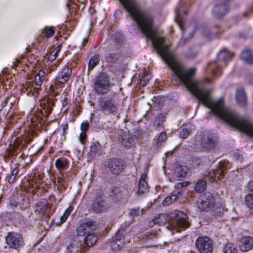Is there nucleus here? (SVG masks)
Returning a JSON list of instances; mask_svg holds the SVG:
<instances>
[{"label":"nucleus","mask_w":253,"mask_h":253,"mask_svg":"<svg viewBox=\"0 0 253 253\" xmlns=\"http://www.w3.org/2000/svg\"><path fill=\"white\" fill-rule=\"evenodd\" d=\"M54 150L52 147L50 148V150L48 151V154L52 153L54 152Z\"/></svg>","instance_id":"774afa93"},{"label":"nucleus","mask_w":253,"mask_h":253,"mask_svg":"<svg viewBox=\"0 0 253 253\" xmlns=\"http://www.w3.org/2000/svg\"><path fill=\"white\" fill-rule=\"evenodd\" d=\"M126 167V162L121 158H112L108 162V167L110 171L115 175H119L123 172Z\"/></svg>","instance_id":"1a4fd4ad"},{"label":"nucleus","mask_w":253,"mask_h":253,"mask_svg":"<svg viewBox=\"0 0 253 253\" xmlns=\"http://www.w3.org/2000/svg\"><path fill=\"white\" fill-rule=\"evenodd\" d=\"M14 99L15 96L12 95H10L7 96H6L3 100L1 101V106L2 108L5 107L7 104L9 102V100L11 99Z\"/></svg>","instance_id":"3c124183"},{"label":"nucleus","mask_w":253,"mask_h":253,"mask_svg":"<svg viewBox=\"0 0 253 253\" xmlns=\"http://www.w3.org/2000/svg\"><path fill=\"white\" fill-rule=\"evenodd\" d=\"M85 236L84 242L88 247H92L94 245L98 239L97 235L94 233L88 232Z\"/></svg>","instance_id":"cd10ccee"},{"label":"nucleus","mask_w":253,"mask_h":253,"mask_svg":"<svg viewBox=\"0 0 253 253\" xmlns=\"http://www.w3.org/2000/svg\"><path fill=\"white\" fill-rule=\"evenodd\" d=\"M166 116L163 113L158 114L156 118L158 125L160 126L165 121Z\"/></svg>","instance_id":"603ef678"},{"label":"nucleus","mask_w":253,"mask_h":253,"mask_svg":"<svg viewBox=\"0 0 253 253\" xmlns=\"http://www.w3.org/2000/svg\"><path fill=\"white\" fill-rule=\"evenodd\" d=\"M171 217L175 221L176 225L182 228H187L190 226V223L186 219L187 215L183 211H174Z\"/></svg>","instance_id":"ddd939ff"},{"label":"nucleus","mask_w":253,"mask_h":253,"mask_svg":"<svg viewBox=\"0 0 253 253\" xmlns=\"http://www.w3.org/2000/svg\"><path fill=\"white\" fill-rule=\"evenodd\" d=\"M248 188L249 191L253 192V181H251L249 182Z\"/></svg>","instance_id":"e2e57ef3"},{"label":"nucleus","mask_w":253,"mask_h":253,"mask_svg":"<svg viewBox=\"0 0 253 253\" xmlns=\"http://www.w3.org/2000/svg\"><path fill=\"white\" fill-rule=\"evenodd\" d=\"M245 201L247 206L253 210V194H248L245 197Z\"/></svg>","instance_id":"37998d69"},{"label":"nucleus","mask_w":253,"mask_h":253,"mask_svg":"<svg viewBox=\"0 0 253 253\" xmlns=\"http://www.w3.org/2000/svg\"><path fill=\"white\" fill-rule=\"evenodd\" d=\"M53 61H50L51 64L48 63V73L55 71L60 63V60H57L54 62H52Z\"/></svg>","instance_id":"c03bdc74"},{"label":"nucleus","mask_w":253,"mask_h":253,"mask_svg":"<svg viewBox=\"0 0 253 253\" xmlns=\"http://www.w3.org/2000/svg\"><path fill=\"white\" fill-rule=\"evenodd\" d=\"M60 28L59 26H48V38L52 37L56 31L60 32Z\"/></svg>","instance_id":"de8ad7c7"},{"label":"nucleus","mask_w":253,"mask_h":253,"mask_svg":"<svg viewBox=\"0 0 253 253\" xmlns=\"http://www.w3.org/2000/svg\"><path fill=\"white\" fill-rule=\"evenodd\" d=\"M198 207L202 211H210L214 216H220L227 210L220 202H216L211 194L208 193L201 197L197 203Z\"/></svg>","instance_id":"7ed1b4c3"},{"label":"nucleus","mask_w":253,"mask_h":253,"mask_svg":"<svg viewBox=\"0 0 253 253\" xmlns=\"http://www.w3.org/2000/svg\"><path fill=\"white\" fill-rule=\"evenodd\" d=\"M46 103H47V98L44 99L43 100V102H41L40 103L41 106L43 110V111L42 112L43 116L39 121L40 131H41L43 130L46 132L47 131V122H46V119L47 116V105L46 104Z\"/></svg>","instance_id":"dca6fc26"},{"label":"nucleus","mask_w":253,"mask_h":253,"mask_svg":"<svg viewBox=\"0 0 253 253\" xmlns=\"http://www.w3.org/2000/svg\"><path fill=\"white\" fill-rule=\"evenodd\" d=\"M139 214V209H131L129 212V215L132 217L138 216Z\"/></svg>","instance_id":"13d9d810"},{"label":"nucleus","mask_w":253,"mask_h":253,"mask_svg":"<svg viewBox=\"0 0 253 253\" xmlns=\"http://www.w3.org/2000/svg\"><path fill=\"white\" fill-rule=\"evenodd\" d=\"M179 194H181L180 192H177L176 194H172L171 196L166 197L163 202V205L165 206L169 205L176 200Z\"/></svg>","instance_id":"c9c22d12"},{"label":"nucleus","mask_w":253,"mask_h":253,"mask_svg":"<svg viewBox=\"0 0 253 253\" xmlns=\"http://www.w3.org/2000/svg\"><path fill=\"white\" fill-rule=\"evenodd\" d=\"M44 71L42 70H40L35 77L34 82L37 85L41 86L42 84V82L45 78L44 76Z\"/></svg>","instance_id":"f704fd0d"},{"label":"nucleus","mask_w":253,"mask_h":253,"mask_svg":"<svg viewBox=\"0 0 253 253\" xmlns=\"http://www.w3.org/2000/svg\"><path fill=\"white\" fill-rule=\"evenodd\" d=\"M88 38H84L83 41V42H82V46H84L86 45V44L88 42Z\"/></svg>","instance_id":"0e129e2a"},{"label":"nucleus","mask_w":253,"mask_h":253,"mask_svg":"<svg viewBox=\"0 0 253 253\" xmlns=\"http://www.w3.org/2000/svg\"><path fill=\"white\" fill-rule=\"evenodd\" d=\"M15 98L12 99V101H11L10 102V109H11L13 107V106L14 105V104L15 103Z\"/></svg>","instance_id":"69168bd1"},{"label":"nucleus","mask_w":253,"mask_h":253,"mask_svg":"<svg viewBox=\"0 0 253 253\" xmlns=\"http://www.w3.org/2000/svg\"><path fill=\"white\" fill-rule=\"evenodd\" d=\"M147 178V173H143L141 175L138 183L137 193L139 194H143L148 190V186Z\"/></svg>","instance_id":"5701e85b"},{"label":"nucleus","mask_w":253,"mask_h":253,"mask_svg":"<svg viewBox=\"0 0 253 253\" xmlns=\"http://www.w3.org/2000/svg\"><path fill=\"white\" fill-rule=\"evenodd\" d=\"M101 146L98 141L93 142L90 146L89 152L90 156H95L96 153L101 149Z\"/></svg>","instance_id":"72a5a7b5"},{"label":"nucleus","mask_w":253,"mask_h":253,"mask_svg":"<svg viewBox=\"0 0 253 253\" xmlns=\"http://www.w3.org/2000/svg\"><path fill=\"white\" fill-rule=\"evenodd\" d=\"M62 104L63 107H65L68 104V99L67 97H64L61 100Z\"/></svg>","instance_id":"680f3d73"},{"label":"nucleus","mask_w":253,"mask_h":253,"mask_svg":"<svg viewBox=\"0 0 253 253\" xmlns=\"http://www.w3.org/2000/svg\"><path fill=\"white\" fill-rule=\"evenodd\" d=\"M72 74V70L70 67L67 65L63 66L54 79V84H52L48 87V115L51 111L50 105L54 106L57 100L55 97L58 93V84L66 83L69 80Z\"/></svg>","instance_id":"f03ea898"},{"label":"nucleus","mask_w":253,"mask_h":253,"mask_svg":"<svg viewBox=\"0 0 253 253\" xmlns=\"http://www.w3.org/2000/svg\"><path fill=\"white\" fill-rule=\"evenodd\" d=\"M74 209V207L73 205L71 203H70L68 208L65 210L63 214L60 218H58L57 219V221H56V218L52 220V224L60 226L67 220L69 216L73 211Z\"/></svg>","instance_id":"a211bd4d"},{"label":"nucleus","mask_w":253,"mask_h":253,"mask_svg":"<svg viewBox=\"0 0 253 253\" xmlns=\"http://www.w3.org/2000/svg\"><path fill=\"white\" fill-rule=\"evenodd\" d=\"M152 77L151 73L149 71H144L140 79V84L143 86H146Z\"/></svg>","instance_id":"7c9ffc66"},{"label":"nucleus","mask_w":253,"mask_h":253,"mask_svg":"<svg viewBox=\"0 0 253 253\" xmlns=\"http://www.w3.org/2000/svg\"><path fill=\"white\" fill-rule=\"evenodd\" d=\"M123 7L137 24L138 29L148 39L167 64V44L155 27L153 17L141 10L136 0H119Z\"/></svg>","instance_id":"f257e3e1"},{"label":"nucleus","mask_w":253,"mask_h":253,"mask_svg":"<svg viewBox=\"0 0 253 253\" xmlns=\"http://www.w3.org/2000/svg\"><path fill=\"white\" fill-rule=\"evenodd\" d=\"M233 55L226 49L221 50L217 55V60L209 63L208 68L211 71L213 78L218 77L222 74V67L225 66L226 63L231 60Z\"/></svg>","instance_id":"20e7f679"},{"label":"nucleus","mask_w":253,"mask_h":253,"mask_svg":"<svg viewBox=\"0 0 253 253\" xmlns=\"http://www.w3.org/2000/svg\"><path fill=\"white\" fill-rule=\"evenodd\" d=\"M114 42L117 46H121L124 42V38L122 34L117 33L115 35Z\"/></svg>","instance_id":"79ce46f5"},{"label":"nucleus","mask_w":253,"mask_h":253,"mask_svg":"<svg viewBox=\"0 0 253 253\" xmlns=\"http://www.w3.org/2000/svg\"><path fill=\"white\" fill-rule=\"evenodd\" d=\"M239 248L242 252H248L253 248V238L251 236L243 237L239 243Z\"/></svg>","instance_id":"f3484780"},{"label":"nucleus","mask_w":253,"mask_h":253,"mask_svg":"<svg viewBox=\"0 0 253 253\" xmlns=\"http://www.w3.org/2000/svg\"><path fill=\"white\" fill-rule=\"evenodd\" d=\"M180 16L181 15L179 10L177 9L176 12L175 21L178 24L179 28L180 29L181 31L182 32V36L180 40H179L177 44L178 47L182 46L184 45L187 42H188L193 37L196 31V29L194 28V29L192 30V32L189 33V37L184 38V29L183 26V20L181 19Z\"/></svg>","instance_id":"9b49d317"},{"label":"nucleus","mask_w":253,"mask_h":253,"mask_svg":"<svg viewBox=\"0 0 253 253\" xmlns=\"http://www.w3.org/2000/svg\"><path fill=\"white\" fill-rule=\"evenodd\" d=\"M99 55L95 54L90 58L88 62V67L91 69L94 68L99 63Z\"/></svg>","instance_id":"58836bf2"},{"label":"nucleus","mask_w":253,"mask_h":253,"mask_svg":"<svg viewBox=\"0 0 253 253\" xmlns=\"http://www.w3.org/2000/svg\"><path fill=\"white\" fill-rule=\"evenodd\" d=\"M236 99L239 106L242 107L247 106V96L244 89L239 88L236 90Z\"/></svg>","instance_id":"4be33fe9"},{"label":"nucleus","mask_w":253,"mask_h":253,"mask_svg":"<svg viewBox=\"0 0 253 253\" xmlns=\"http://www.w3.org/2000/svg\"><path fill=\"white\" fill-rule=\"evenodd\" d=\"M90 209L96 213H102L108 209L107 203L102 189H99L96 191L95 195L91 200Z\"/></svg>","instance_id":"423d86ee"},{"label":"nucleus","mask_w":253,"mask_h":253,"mask_svg":"<svg viewBox=\"0 0 253 253\" xmlns=\"http://www.w3.org/2000/svg\"><path fill=\"white\" fill-rule=\"evenodd\" d=\"M191 132V130L189 128H182L179 133V136L182 139H185L188 137Z\"/></svg>","instance_id":"49530a36"},{"label":"nucleus","mask_w":253,"mask_h":253,"mask_svg":"<svg viewBox=\"0 0 253 253\" xmlns=\"http://www.w3.org/2000/svg\"><path fill=\"white\" fill-rule=\"evenodd\" d=\"M47 210V200L45 199H41L37 204L35 211H37L41 216H43Z\"/></svg>","instance_id":"a878e982"},{"label":"nucleus","mask_w":253,"mask_h":253,"mask_svg":"<svg viewBox=\"0 0 253 253\" xmlns=\"http://www.w3.org/2000/svg\"><path fill=\"white\" fill-rule=\"evenodd\" d=\"M37 176L38 177V179H37V180H38L37 182L40 184V187H41L45 191H46L47 190L46 188L47 187L46 180L47 179V178L44 175L42 166H39L38 168Z\"/></svg>","instance_id":"412c9836"},{"label":"nucleus","mask_w":253,"mask_h":253,"mask_svg":"<svg viewBox=\"0 0 253 253\" xmlns=\"http://www.w3.org/2000/svg\"><path fill=\"white\" fill-rule=\"evenodd\" d=\"M233 158L236 161H239L240 162H242V161L243 160V155L240 154L238 152H236L234 154Z\"/></svg>","instance_id":"4d7b16f0"},{"label":"nucleus","mask_w":253,"mask_h":253,"mask_svg":"<svg viewBox=\"0 0 253 253\" xmlns=\"http://www.w3.org/2000/svg\"><path fill=\"white\" fill-rule=\"evenodd\" d=\"M240 58L245 63L252 64L253 63V51L249 49H245L241 53Z\"/></svg>","instance_id":"393cba45"},{"label":"nucleus","mask_w":253,"mask_h":253,"mask_svg":"<svg viewBox=\"0 0 253 253\" xmlns=\"http://www.w3.org/2000/svg\"><path fill=\"white\" fill-rule=\"evenodd\" d=\"M167 139V134L165 131H162L158 139V142L160 143L164 142Z\"/></svg>","instance_id":"5fc2aeb1"},{"label":"nucleus","mask_w":253,"mask_h":253,"mask_svg":"<svg viewBox=\"0 0 253 253\" xmlns=\"http://www.w3.org/2000/svg\"><path fill=\"white\" fill-rule=\"evenodd\" d=\"M111 86L109 76L101 73L94 81V91L98 95H105L110 91Z\"/></svg>","instance_id":"39448f33"},{"label":"nucleus","mask_w":253,"mask_h":253,"mask_svg":"<svg viewBox=\"0 0 253 253\" xmlns=\"http://www.w3.org/2000/svg\"><path fill=\"white\" fill-rule=\"evenodd\" d=\"M6 244L9 247L17 249L23 245L22 238L17 234L9 232L5 237Z\"/></svg>","instance_id":"4468645a"},{"label":"nucleus","mask_w":253,"mask_h":253,"mask_svg":"<svg viewBox=\"0 0 253 253\" xmlns=\"http://www.w3.org/2000/svg\"><path fill=\"white\" fill-rule=\"evenodd\" d=\"M16 169H13L10 173L7 174L6 179L9 184L13 183L15 181V176H13L14 172Z\"/></svg>","instance_id":"09e8293b"},{"label":"nucleus","mask_w":253,"mask_h":253,"mask_svg":"<svg viewBox=\"0 0 253 253\" xmlns=\"http://www.w3.org/2000/svg\"><path fill=\"white\" fill-rule=\"evenodd\" d=\"M87 137L86 132H81L80 134V141L82 144H84L85 143Z\"/></svg>","instance_id":"6e6d98bb"},{"label":"nucleus","mask_w":253,"mask_h":253,"mask_svg":"<svg viewBox=\"0 0 253 253\" xmlns=\"http://www.w3.org/2000/svg\"><path fill=\"white\" fill-rule=\"evenodd\" d=\"M229 162L226 161H220L218 164V168L211 170L209 173L210 179L211 181L221 180L223 178L225 171L229 168Z\"/></svg>","instance_id":"9d476101"},{"label":"nucleus","mask_w":253,"mask_h":253,"mask_svg":"<svg viewBox=\"0 0 253 253\" xmlns=\"http://www.w3.org/2000/svg\"><path fill=\"white\" fill-rule=\"evenodd\" d=\"M167 219L165 218V214H161L159 215L158 218H155L153 220L154 224H161L166 223Z\"/></svg>","instance_id":"a18cd8bd"},{"label":"nucleus","mask_w":253,"mask_h":253,"mask_svg":"<svg viewBox=\"0 0 253 253\" xmlns=\"http://www.w3.org/2000/svg\"><path fill=\"white\" fill-rule=\"evenodd\" d=\"M55 165L57 169L62 170L68 168L69 161L66 158L61 157L56 160Z\"/></svg>","instance_id":"c756f323"},{"label":"nucleus","mask_w":253,"mask_h":253,"mask_svg":"<svg viewBox=\"0 0 253 253\" xmlns=\"http://www.w3.org/2000/svg\"><path fill=\"white\" fill-rule=\"evenodd\" d=\"M120 57L117 53H110L107 54L105 56L106 61L108 63H112L115 62Z\"/></svg>","instance_id":"4c0bfd02"},{"label":"nucleus","mask_w":253,"mask_h":253,"mask_svg":"<svg viewBox=\"0 0 253 253\" xmlns=\"http://www.w3.org/2000/svg\"><path fill=\"white\" fill-rule=\"evenodd\" d=\"M55 42L56 43L55 45L53 44V47L55 45H57V46L53 51H51L50 47L48 48V61L54 60L62 47V43H58L57 39H56Z\"/></svg>","instance_id":"bb28decb"},{"label":"nucleus","mask_w":253,"mask_h":253,"mask_svg":"<svg viewBox=\"0 0 253 253\" xmlns=\"http://www.w3.org/2000/svg\"><path fill=\"white\" fill-rule=\"evenodd\" d=\"M215 28L216 31H214L213 28L211 29L208 27H203L202 30V33L207 38H211L213 37H217L219 28L218 26H216Z\"/></svg>","instance_id":"c85d7f7f"},{"label":"nucleus","mask_w":253,"mask_h":253,"mask_svg":"<svg viewBox=\"0 0 253 253\" xmlns=\"http://www.w3.org/2000/svg\"><path fill=\"white\" fill-rule=\"evenodd\" d=\"M217 141L215 137L209 132H205L201 138V145L202 147L211 150L215 148Z\"/></svg>","instance_id":"f8f14e48"},{"label":"nucleus","mask_w":253,"mask_h":253,"mask_svg":"<svg viewBox=\"0 0 253 253\" xmlns=\"http://www.w3.org/2000/svg\"><path fill=\"white\" fill-rule=\"evenodd\" d=\"M14 169H16L15 170V171L14 172V175H13V176H15V178L17 174H18L19 170L18 169H16V168Z\"/></svg>","instance_id":"338daca9"},{"label":"nucleus","mask_w":253,"mask_h":253,"mask_svg":"<svg viewBox=\"0 0 253 253\" xmlns=\"http://www.w3.org/2000/svg\"><path fill=\"white\" fill-rule=\"evenodd\" d=\"M62 127L63 134H65L66 131L68 129V124H63L62 125Z\"/></svg>","instance_id":"052dcab7"},{"label":"nucleus","mask_w":253,"mask_h":253,"mask_svg":"<svg viewBox=\"0 0 253 253\" xmlns=\"http://www.w3.org/2000/svg\"><path fill=\"white\" fill-rule=\"evenodd\" d=\"M207 186V182L204 179H200L196 183L194 190L196 192L201 193L204 192Z\"/></svg>","instance_id":"473e14b6"},{"label":"nucleus","mask_w":253,"mask_h":253,"mask_svg":"<svg viewBox=\"0 0 253 253\" xmlns=\"http://www.w3.org/2000/svg\"><path fill=\"white\" fill-rule=\"evenodd\" d=\"M198 54V51L193 47H190L185 53V57L187 59L195 58Z\"/></svg>","instance_id":"a19ab883"},{"label":"nucleus","mask_w":253,"mask_h":253,"mask_svg":"<svg viewBox=\"0 0 253 253\" xmlns=\"http://www.w3.org/2000/svg\"><path fill=\"white\" fill-rule=\"evenodd\" d=\"M206 162L205 157L193 156L188 161V164L192 168H196L204 165Z\"/></svg>","instance_id":"b1692460"},{"label":"nucleus","mask_w":253,"mask_h":253,"mask_svg":"<svg viewBox=\"0 0 253 253\" xmlns=\"http://www.w3.org/2000/svg\"><path fill=\"white\" fill-rule=\"evenodd\" d=\"M195 246L200 253H212V241L208 236H200L195 241Z\"/></svg>","instance_id":"0eeeda50"},{"label":"nucleus","mask_w":253,"mask_h":253,"mask_svg":"<svg viewBox=\"0 0 253 253\" xmlns=\"http://www.w3.org/2000/svg\"><path fill=\"white\" fill-rule=\"evenodd\" d=\"M94 226V222L91 220H87L80 224L77 229V234L79 236H84Z\"/></svg>","instance_id":"6ab92c4d"},{"label":"nucleus","mask_w":253,"mask_h":253,"mask_svg":"<svg viewBox=\"0 0 253 253\" xmlns=\"http://www.w3.org/2000/svg\"><path fill=\"white\" fill-rule=\"evenodd\" d=\"M43 36L45 37L46 39L47 38V26L44 27L42 33L39 35V38L43 39Z\"/></svg>","instance_id":"bf43d9fd"},{"label":"nucleus","mask_w":253,"mask_h":253,"mask_svg":"<svg viewBox=\"0 0 253 253\" xmlns=\"http://www.w3.org/2000/svg\"><path fill=\"white\" fill-rule=\"evenodd\" d=\"M188 168L185 166H180L178 168L176 176L178 179L184 178L187 174Z\"/></svg>","instance_id":"ea45409f"},{"label":"nucleus","mask_w":253,"mask_h":253,"mask_svg":"<svg viewBox=\"0 0 253 253\" xmlns=\"http://www.w3.org/2000/svg\"><path fill=\"white\" fill-rule=\"evenodd\" d=\"M101 110L109 114H115L118 110V104L111 97H102L99 101Z\"/></svg>","instance_id":"6e6552de"},{"label":"nucleus","mask_w":253,"mask_h":253,"mask_svg":"<svg viewBox=\"0 0 253 253\" xmlns=\"http://www.w3.org/2000/svg\"><path fill=\"white\" fill-rule=\"evenodd\" d=\"M89 124L87 121L83 122L81 125V132H86L89 129Z\"/></svg>","instance_id":"864d4df0"},{"label":"nucleus","mask_w":253,"mask_h":253,"mask_svg":"<svg viewBox=\"0 0 253 253\" xmlns=\"http://www.w3.org/2000/svg\"><path fill=\"white\" fill-rule=\"evenodd\" d=\"M134 138L132 135L126 136L123 137L122 141V145L126 149L131 148L134 144Z\"/></svg>","instance_id":"2f4dec72"},{"label":"nucleus","mask_w":253,"mask_h":253,"mask_svg":"<svg viewBox=\"0 0 253 253\" xmlns=\"http://www.w3.org/2000/svg\"><path fill=\"white\" fill-rule=\"evenodd\" d=\"M189 184V181L180 182L175 184L174 187L176 189L180 190L182 189L183 187H185L187 186Z\"/></svg>","instance_id":"8fccbe9b"},{"label":"nucleus","mask_w":253,"mask_h":253,"mask_svg":"<svg viewBox=\"0 0 253 253\" xmlns=\"http://www.w3.org/2000/svg\"><path fill=\"white\" fill-rule=\"evenodd\" d=\"M124 231L119 230L116 233L112 241L110 242L111 249L114 251H117L121 249L125 243Z\"/></svg>","instance_id":"2eb2a0df"},{"label":"nucleus","mask_w":253,"mask_h":253,"mask_svg":"<svg viewBox=\"0 0 253 253\" xmlns=\"http://www.w3.org/2000/svg\"><path fill=\"white\" fill-rule=\"evenodd\" d=\"M224 253H238L236 246L232 243H227L223 248Z\"/></svg>","instance_id":"e433bc0d"},{"label":"nucleus","mask_w":253,"mask_h":253,"mask_svg":"<svg viewBox=\"0 0 253 253\" xmlns=\"http://www.w3.org/2000/svg\"><path fill=\"white\" fill-rule=\"evenodd\" d=\"M109 197L114 202H121L123 200V196L121 188L118 186H113L110 188Z\"/></svg>","instance_id":"aec40b11"}]
</instances>
